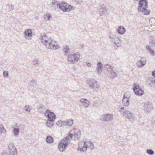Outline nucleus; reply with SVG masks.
Segmentation results:
<instances>
[{"mask_svg": "<svg viewBox=\"0 0 155 155\" xmlns=\"http://www.w3.org/2000/svg\"><path fill=\"white\" fill-rule=\"evenodd\" d=\"M147 0H139L138 6V12H141L144 15H148L150 11L147 9L148 7Z\"/></svg>", "mask_w": 155, "mask_h": 155, "instance_id": "nucleus-1", "label": "nucleus"}, {"mask_svg": "<svg viewBox=\"0 0 155 155\" xmlns=\"http://www.w3.org/2000/svg\"><path fill=\"white\" fill-rule=\"evenodd\" d=\"M73 136V134L69 133L68 135L64 137L61 141L59 143V150L60 151L63 152L66 149L70 140Z\"/></svg>", "mask_w": 155, "mask_h": 155, "instance_id": "nucleus-2", "label": "nucleus"}, {"mask_svg": "<svg viewBox=\"0 0 155 155\" xmlns=\"http://www.w3.org/2000/svg\"><path fill=\"white\" fill-rule=\"evenodd\" d=\"M59 8L63 12H69L71 10L75 9V8L72 5H70L63 1L61 3H59Z\"/></svg>", "mask_w": 155, "mask_h": 155, "instance_id": "nucleus-3", "label": "nucleus"}, {"mask_svg": "<svg viewBox=\"0 0 155 155\" xmlns=\"http://www.w3.org/2000/svg\"><path fill=\"white\" fill-rule=\"evenodd\" d=\"M80 58V54L78 52L69 54L68 55L67 60L71 64H74L78 61Z\"/></svg>", "mask_w": 155, "mask_h": 155, "instance_id": "nucleus-4", "label": "nucleus"}, {"mask_svg": "<svg viewBox=\"0 0 155 155\" xmlns=\"http://www.w3.org/2000/svg\"><path fill=\"white\" fill-rule=\"evenodd\" d=\"M46 48L55 50L57 49L58 45L57 42L52 40L50 38H49L48 42L45 44V45Z\"/></svg>", "mask_w": 155, "mask_h": 155, "instance_id": "nucleus-5", "label": "nucleus"}, {"mask_svg": "<svg viewBox=\"0 0 155 155\" xmlns=\"http://www.w3.org/2000/svg\"><path fill=\"white\" fill-rule=\"evenodd\" d=\"M134 91L135 94L138 96H141L144 94V92L142 89L139 84L136 83L134 84Z\"/></svg>", "mask_w": 155, "mask_h": 155, "instance_id": "nucleus-6", "label": "nucleus"}, {"mask_svg": "<svg viewBox=\"0 0 155 155\" xmlns=\"http://www.w3.org/2000/svg\"><path fill=\"white\" fill-rule=\"evenodd\" d=\"M44 114L48 119L50 121H54L56 118L55 114L48 110H47Z\"/></svg>", "mask_w": 155, "mask_h": 155, "instance_id": "nucleus-7", "label": "nucleus"}, {"mask_svg": "<svg viewBox=\"0 0 155 155\" xmlns=\"http://www.w3.org/2000/svg\"><path fill=\"white\" fill-rule=\"evenodd\" d=\"M144 110L146 112H150L153 109L152 104L150 101L143 103Z\"/></svg>", "mask_w": 155, "mask_h": 155, "instance_id": "nucleus-8", "label": "nucleus"}, {"mask_svg": "<svg viewBox=\"0 0 155 155\" xmlns=\"http://www.w3.org/2000/svg\"><path fill=\"white\" fill-rule=\"evenodd\" d=\"M114 116L112 114L107 113L102 115L100 117V119L103 121H109L113 118Z\"/></svg>", "mask_w": 155, "mask_h": 155, "instance_id": "nucleus-9", "label": "nucleus"}, {"mask_svg": "<svg viewBox=\"0 0 155 155\" xmlns=\"http://www.w3.org/2000/svg\"><path fill=\"white\" fill-rule=\"evenodd\" d=\"M87 142L85 141L79 143L78 147V150L81 152H84L86 151L88 147L87 144Z\"/></svg>", "mask_w": 155, "mask_h": 155, "instance_id": "nucleus-10", "label": "nucleus"}, {"mask_svg": "<svg viewBox=\"0 0 155 155\" xmlns=\"http://www.w3.org/2000/svg\"><path fill=\"white\" fill-rule=\"evenodd\" d=\"M122 113L123 116L129 119L130 121H132L134 120V116L133 114L130 111L125 110Z\"/></svg>", "mask_w": 155, "mask_h": 155, "instance_id": "nucleus-11", "label": "nucleus"}, {"mask_svg": "<svg viewBox=\"0 0 155 155\" xmlns=\"http://www.w3.org/2000/svg\"><path fill=\"white\" fill-rule=\"evenodd\" d=\"M146 61L147 59L145 57H141L140 60L137 62V65L139 68H142L145 65Z\"/></svg>", "mask_w": 155, "mask_h": 155, "instance_id": "nucleus-12", "label": "nucleus"}, {"mask_svg": "<svg viewBox=\"0 0 155 155\" xmlns=\"http://www.w3.org/2000/svg\"><path fill=\"white\" fill-rule=\"evenodd\" d=\"M129 95L126 94L124 95L122 100V104L124 106H128L129 105Z\"/></svg>", "mask_w": 155, "mask_h": 155, "instance_id": "nucleus-13", "label": "nucleus"}, {"mask_svg": "<svg viewBox=\"0 0 155 155\" xmlns=\"http://www.w3.org/2000/svg\"><path fill=\"white\" fill-rule=\"evenodd\" d=\"M89 84L90 87L93 89L98 88L99 87L97 81L93 79L90 81Z\"/></svg>", "mask_w": 155, "mask_h": 155, "instance_id": "nucleus-14", "label": "nucleus"}, {"mask_svg": "<svg viewBox=\"0 0 155 155\" xmlns=\"http://www.w3.org/2000/svg\"><path fill=\"white\" fill-rule=\"evenodd\" d=\"M40 41L44 45L47 43V42H48L49 39H48L46 36L44 34L41 35L40 38Z\"/></svg>", "mask_w": 155, "mask_h": 155, "instance_id": "nucleus-15", "label": "nucleus"}, {"mask_svg": "<svg viewBox=\"0 0 155 155\" xmlns=\"http://www.w3.org/2000/svg\"><path fill=\"white\" fill-rule=\"evenodd\" d=\"M52 9L56 10L58 7V2L57 1L55 0H53L51 3L50 5Z\"/></svg>", "mask_w": 155, "mask_h": 155, "instance_id": "nucleus-16", "label": "nucleus"}, {"mask_svg": "<svg viewBox=\"0 0 155 155\" xmlns=\"http://www.w3.org/2000/svg\"><path fill=\"white\" fill-rule=\"evenodd\" d=\"M82 104L83 105L85 108L87 107L89 105V101L85 99L81 98L80 100Z\"/></svg>", "mask_w": 155, "mask_h": 155, "instance_id": "nucleus-17", "label": "nucleus"}, {"mask_svg": "<svg viewBox=\"0 0 155 155\" xmlns=\"http://www.w3.org/2000/svg\"><path fill=\"white\" fill-rule=\"evenodd\" d=\"M24 35L25 38L27 39H28V37H31L32 35L31 30L30 29H26L24 32Z\"/></svg>", "mask_w": 155, "mask_h": 155, "instance_id": "nucleus-18", "label": "nucleus"}, {"mask_svg": "<svg viewBox=\"0 0 155 155\" xmlns=\"http://www.w3.org/2000/svg\"><path fill=\"white\" fill-rule=\"evenodd\" d=\"M114 44L117 48L121 46V44L120 39L118 37L117 38H114Z\"/></svg>", "mask_w": 155, "mask_h": 155, "instance_id": "nucleus-19", "label": "nucleus"}, {"mask_svg": "<svg viewBox=\"0 0 155 155\" xmlns=\"http://www.w3.org/2000/svg\"><path fill=\"white\" fill-rule=\"evenodd\" d=\"M126 29L125 28L122 26H120L118 28L117 32L119 34L123 35L126 32Z\"/></svg>", "mask_w": 155, "mask_h": 155, "instance_id": "nucleus-20", "label": "nucleus"}, {"mask_svg": "<svg viewBox=\"0 0 155 155\" xmlns=\"http://www.w3.org/2000/svg\"><path fill=\"white\" fill-rule=\"evenodd\" d=\"M103 65L102 63L100 62H98L97 64V71L98 73V74H100L102 72Z\"/></svg>", "mask_w": 155, "mask_h": 155, "instance_id": "nucleus-21", "label": "nucleus"}, {"mask_svg": "<svg viewBox=\"0 0 155 155\" xmlns=\"http://www.w3.org/2000/svg\"><path fill=\"white\" fill-rule=\"evenodd\" d=\"M76 132L74 135L75 140H79L81 137V131L78 129H76Z\"/></svg>", "mask_w": 155, "mask_h": 155, "instance_id": "nucleus-22", "label": "nucleus"}, {"mask_svg": "<svg viewBox=\"0 0 155 155\" xmlns=\"http://www.w3.org/2000/svg\"><path fill=\"white\" fill-rule=\"evenodd\" d=\"M107 13L106 8L103 7L101 8H100L98 12V13L100 15H105Z\"/></svg>", "mask_w": 155, "mask_h": 155, "instance_id": "nucleus-23", "label": "nucleus"}, {"mask_svg": "<svg viewBox=\"0 0 155 155\" xmlns=\"http://www.w3.org/2000/svg\"><path fill=\"white\" fill-rule=\"evenodd\" d=\"M46 140L47 143H51L54 142V139L51 136H48L46 137Z\"/></svg>", "mask_w": 155, "mask_h": 155, "instance_id": "nucleus-24", "label": "nucleus"}, {"mask_svg": "<svg viewBox=\"0 0 155 155\" xmlns=\"http://www.w3.org/2000/svg\"><path fill=\"white\" fill-rule=\"evenodd\" d=\"M16 127H17L19 131L21 132H23L24 129L25 128V126L22 124L18 125L16 126Z\"/></svg>", "mask_w": 155, "mask_h": 155, "instance_id": "nucleus-25", "label": "nucleus"}, {"mask_svg": "<svg viewBox=\"0 0 155 155\" xmlns=\"http://www.w3.org/2000/svg\"><path fill=\"white\" fill-rule=\"evenodd\" d=\"M8 151L9 152H11L12 150V149L13 150H15V147L14 146L13 143L11 142L9 143L8 145Z\"/></svg>", "mask_w": 155, "mask_h": 155, "instance_id": "nucleus-26", "label": "nucleus"}, {"mask_svg": "<svg viewBox=\"0 0 155 155\" xmlns=\"http://www.w3.org/2000/svg\"><path fill=\"white\" fill-rule=\"evenodd\" d=\"M73 124V121L72 119H69L67 120L65 122V125L70 126Z\"/></svg>", "mask_w": 155, "mask_h": 155, "instance_id": "nucleus-27", "label": "nucleus"}, {"mask_svg": "<svg viewBox=\"0 0 155 155\" xmlns=\"http://www.w3.org/2000/svg\"><path fill=\"white\" fill-rule=\"evenodd\" d=\"M54 121H50L48 119L46 124L48 127H50L51 126H53Z\"/></svg>", "mask_w": 155, "mask_h": 155, "instance_id": "nucleus-28", "label": "nucleus"}, {"mask_svg": "<svg viewBox=\"0 0 155 155\" xmlns=\"http://www.w3.org/2000/svg\"><path fill=\"white\" fill-rule=\"evenodd\" d=\"M105 68L107 71H110L113 70V67L108 64H106L104 66Z\"/></svg>", "mask_w": 155, "mask_h": 155, "instance_id": "nucleus-29", "label": "nucleus"}, {"mask_svg": "<svg viewBox=\"0 0 155 155\" xmlns=\"http://www.w3.org/2000/svg\"><path fill=\"white\" fill-rule=\"evenodd\" d=\"M65 125V122L61 120H59V127L63 128Z\"/></svg>", "mask_w": 155, "mask_h": 155, "instance_id": "nucleus-30", "label": "nucleus"}, {"mask_svg": "<svg viewBox=\"0 0 155 155\" xmlns=\"http://www.w3.org/2000/svg\"><path fill=\"white\" fill-rule=\"evenodd\" d=\"M29 84H30V86H32L33 87H36L37 86L36 82L35 80H33L31 81L30 82Z\"/></svg>", "mask_w": 155, "mask_h": 155, "instance_id": "nucleus-31", "label": "nucleus"}, {"mask_svg": "<svg viewBox=\"0 0 155 155\" xmlns=\"http://www.w3.org/2000/svg\"><path fill=\"white\" fill-rule=\"evenodd\" d=\"M110 73L111 75L110 77L112 78H114L117 77V76L116 73L114 71H113V70L112 71H110Z\"/></svg>", "mask_w": 155, "mask_h": 155, "instance_id": "nucleus-32", "label": "nucleus"}, {"mask_svg": "<svg viewBox=\"0 0 155 155\" xmlns=\"http://www.w3.org/2000/svg\"><path fill=\"white\" fill-rule=\"evenodd\" d=\"M51 15L48 13L46 14L44 16V18L46 20H49L51 17Z\"/></svg>", "mask_w": 155, "mask_h": 155, "instance_id": "nucleus-33", "label": "nucleus"}, {"mask_svg": "<svg viewBox=\"0 0 155 155\" xmlns=\"http://www.w3.org/2000/svg\"><path fill=\"white\" fill-rule=\"evenodd\" d=\"M19 130L17 127H16V128H14L13 131V133L14 135L15 136L18 135L19 134Z\"/></svg>", "mask_w": 155, "mask_h": 155, "instance_id": "nucleus-34", "label": "nucleus"}, {"mask_svg": "<svg viewBox=\"0 0 155 155\" xmlns=\"http://www.w3.org/2000/svg\"><path fill=\"white\" fill-rule=\"evenodd\" d=\"M69 51V48L67 46H66L64 48V54L66 55L68 54V51Z\"/></svg>", "mask_w": 155, "mask_h": 155, "instance_id": "nucleus-35", "label": "nucleus"}, {"mask_svg": "<svg viewBox=\"0 0 155 155\" xmlns=\"http://www.w3.org/2000/svg\"><path fill=\"white\" fill-rule=\"evenodd\" d=\"M9 152L11 155H17V150L16 148L15 150L12 149L11 152Z\"/></svg>", "mask_w": 155, "mask_h": 155, "instance_id": "nucleus-36", "label": "nucleus"}, {"mask_svg": "<svg viewBox=\"0 0 155 155\" xmlns=\"http://www.w3.org/2000/svg\"><path fill=\"white\" fill-rule=\"evenodd\" d=\"M147 153L150 155H152L154 153V151L152 149H147Z\"/></svg>", "mask_w": 155, "mask_h": 155, "instance_id": "nucleus-37", "label": "nucleus"}, {"mask_svg": "<svg viewBox=\"0 0 155 155\" xmlns=\"http://www.w3.org/2000/svg\"><path fill=\"white\" fill-rule=\"evenodd\" d=\"M89 143L90 144L89 146V148L91 150L94 149V147L93 143L89 141Z\"/></svg>", "mask_w": 155, "mask_h": 155, "instance_id": "nucleus-38", "label": "nucleus"}, {"mask_svg": "<svg viewBox=\"0 0 155 155\" xmlns=\"http://www.w3.org/2000/svg\"><path fill=\"white\" fill-rule=\"evenodd\" d=\"M153 78L150 77L148 78L147 81V83L150 86L152 81Z\"/></svg>", "mask_w": 155, "mask_h": 155, "instance_id": "nucleus-39", "label": "nucleus"}, {"mask_svg": "<svg viewBox=\"0 0 155 155\" xmlns=\"http://www.w3.org/2000/svg\"><path fill=\"white\" fill-rule=\"evenodd\" d=\"M5 129L2 124H0V134H2L4 130Z\"/></svg>", "mask_w": 155, "mask_h": 155, "instance_id": "nucleus-40", "label": "nucleus"}, {"mask_svg": "<svg viewBox=\"0 0 155 155\" xmlns=\"http://www.w3.org/2000/svg\"><path fill=\"white\" fill-rule=\"evenodd\" d=\"M148 52L151 54L152 56H155V51L152 49H150V51Z\"/></svg>", "mask_w": 155, "mask_h": 155, "instance_id": "nucleus-41", "label": "nucleus"}, {"mask_svg": "<svg viewBox=\"0 0 155 155\" xmlns=\"http://www.w3.org/2000/svg\"><path fill=\"white\" fill-rule=\"evenodd\" d=\"M24 109L26 111H28L30 112V110H31V109H30L29 108V105H26L25 106V107L24 108Z\"/></svg>", "mask_w": 155, "mask_h": 155, "instance_id": "nucleus-42", "label": "nucleus"}, {"mask_svg": "<svg viewBox=\"0 0 155 155\" xmlns=\"http://www.w3.org/2000/svg\"><path fill=\"white\" fill-rule=\"evenodd\" d=\"M153 86L155 87V78H153L152 81L151 82L150 86Z\"/></svg>", "mask_w": 155, "mask_h": 155, "instance_id": "nucleus-43", "label": "nucleus"}, {"mask_svg": "<svg viewBox=\"0 0 155 155\" xmlns=\"http://www.w3.org/2000/svg\"><path fill=\"white\" fill-rule=\"evenodd\" d=\"M98 102H100L99 101H96L94 102L93 103V106H94V107L99 106L100 104L99 103H98Z\"/></svg>", "mask_w": 155, "mask_h": 155, "instance_id": "nucleus-44", "label": "nucleus"}, {"mask_svg": "<svg viewBox=\"0 0 155 155\" xmlns=\"http://www.w3.org/2000/svg\"><path fill=\"white\" fill-rule=\"evenodd\" d=\"M8 72L7 71H4L3 72V76L5 77H7L8 76Z\"/></svg>", "mask_w": 155, "mask_h": 155, "instance_id": "nucleus-45", "label": "nucleus"}, {"mask_svg": "<svg viewBox=\"0 0 155 155\" xmlns=\"http://www.w3.org/2000/svg\"><path fill=\"white\" fill-rule=\"evenodd\" d=\"M38 62V60L36 59H34L33 61H32V64H34L35 65V64H37Z\"/></svg>", "mask_w": 155, "mask_h": 155, "instance_id": "nucleus-46", "label": "nucleus"}, {"mask_svg": "<svg viewBox=\"0 0 155 155\" xmlns=\"http://www.w3.org/2000/svg\"><path fill=\"white\" fill-rule=\"evenodd\" d=\"M76 129H72L70 131L69 133H71L73 134H75L76 133Z\"/></svg>", "mask_w": 155, "mask_h": 155, "instance_id": "nucleus-47", "label": "nucleus"}, {"mask_svg": "<svg viewBox=\"0 0 155 155\" xmlns=\"http://www.w3.org/2000/svg\"><path fill=\"white\" fill-rule=\"evenodd\" d=\"M146 48L148 52H149V51H150V49H152L150 46L148 45L146 46Z\"/></svg>", "mask_w": 155, "mask_h": 155, "instance_id": "nucleus-48", "label": "nucleus"}, {"mask_svg": "<svg viewBox=\"0 0 155 155\" xmlns=\"http://www.w3.org/2000/svg\"><path fill=\"white\" fill-rule=\"evenodd\" d=\"M152 75L155 77V70L153 71L152 72Z\"/></svg>", "mask_w": 155, "mask_h": 155, "instance_id": "nucleus-49", "label": "nucleus"}, {"mask_svg": "<svg viewBox=\"0 0 155 155\" xmlns=\"http://www.w3.org/2000/svg\"><path fill=\"white\" fill-rule=\"evenodd\" d=\"M124 107H121L119 111L120 112H123V110H124Z\"/></svg>", "mask_w": 155, "mask_h": 155, "instance_id": "nucleus-50", "label": "nucleus"}, {"mask_svg": "<svg viewBox=\"0 0 155 155\" xmlns=\"http://www.w3.org/2000/svg\"><path fill=\"white\" fill-rule=\"evenodd\" d=\"M1 155H8V154L6 152H3Z\"/></svg>", "mask_w": 155, "mask_h": 155, "instance_id": "nucleus-51", "label": "nucleus"}, {"mask_svg": "<svg viewBox=\"0 0 155 155\" xmlns=\"http://www.w3.org/2000/svg\"><path fill=\"white\" fill-rule=\"evenodd\" d=\"M87 66L88 67H91V63H87Z\"/></svg>", "mask_w": 155, "mask_h": 155, "instance_id": "nucleus-52", "label": "nucleus"}, {"mask_svg": "<svg viewBox=\"0 0 155 155\" xmlns=\"http://www.w3.org/2000/svg\"><path fill=\"white\" fill-rule=\"evenodd\" d=\"M76 1L78 4H80L81 2V0H76Z\"/></svg>", "mask_w": 155, "mask_h": 155, "instance_id": "nucleus-53", "label": "nucleus"}, {"mask_svg": "<svg viewBox=\"0 0 155 155\" xmlns=\"http://www.w3.org/2000/svg\"><path fill=\"white\" fill-rule=\"evenodd\" d=\"M152 43L153 45H155V41H153V40H152Z\"/></svg>", "mask_w": 155, "mask_h": 155, "instance_id": "nucleus-54", "label": "nucleus"}, {"mask_svg": "<svg viewBox=\"0 0 155 155\" xmlns=\"http://www.w3.org/2000/svg\"><path fill=\"white\" fill-rule=\"evenodd\" d=\"M109 38H112L113 39L114 38L113 36H111L110 35H109Z\"/></svg>", "mask_w": 155, "mask_h": 155, "instance_id": "nucleus-55", "label": "nucleus"}, {"mask_svg": "<svg viewBox=\"0 0 155 155\" xmlns=\"http://www.w3.org/2000/svg\"><path fill=\"white\" fill-rule=\"evenodd\" d=\"M11 7L12 9H13V6L12 5H11Z\"/></svg>", "mask_w": 155, "mask_h": 155, "instance_id": "nucleus-56", "label": "nucleus"}, {"mask_svg": "<svg viewBox=\"0 0 155 155\" xmlns=\"http://www.w3.org/2000/svg\"><path fill=\"white\" fill-rule=\"evenodd\" d=\"M134 2H135V3H136L137 2V1H138V0H134Z\"/></svg>", "mask_w": 155, "mask_h": 155, "instance_id": "nucleus-57", "label": "nucleus"}, {"mask_svg": "<svg viewBox=\"0 0 155 155\" xmlns=\"http://www.w3.org/2000/svg\"><path fill=\"white\" fill-rule=\"evenodd\" d=\"M84 47V45H82V48H83V47Z\"/></svg>", "mask_w": 155, "mask_h": 155, "instance_id": "nucleus-58", "label": "nucleus"}, {"mask_svg": "<svg viewBox=\"0 0 155 155\" xmlns=\"http://www.w3.org/2000/svg\"><path fill=\"white\" fill-rule=\"evenodd\" d=\"M56 124H57V125H58V124L57 123H57Z\"/></svg>", "mask_w": 155, "mask_h": 155, "instance_id": "nucleus-59", "label": "nucleus"}]
</instances>
